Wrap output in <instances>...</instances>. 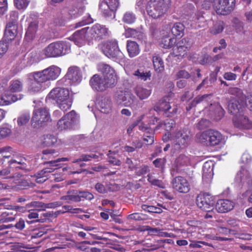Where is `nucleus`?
<instances>
[{"label":"nucleus","mask_w":252,"mask_h":252,"mask_svg":"<svg viewBox=\"0 0 252 252\" xmlns=\"http://www.w3.org/2000/svg\"><path fill=\"white\" fill-rule=\"evenodd\" d=\"M212 97L211 94L197 96L191 101V105L192 106H196L197 104L200 103L207 104L211 100Z\"/></svg>","instance_id":"nucleus-36"},{"label":"nucleus","mask_w":252,"mask_h":252,"mask_svg":"<svg viewBox=\"0 0 252 252\" xmlns=\"http://www.w3.org/2000/svg\"><path fill=\"white\" fill-rule=\"evenodd\" d=\"M174 95L171 94L168 95L164 96L154 107L156 111H162L164 115L167 117L173 116L177 113V107L176 106H171L170 105V98Z\"/></svg>","instance_id":"nucleus-6"},{"label":"nucleus","mask_w":252,"mask_h":252,"mask_svg":"<svg viewBox=\"0 0 252 252\" xmlns=\"http://www.w3.org/2000/svg\"><path fill=\"white\" fill-rule=\"evenodd\" d=\"M209 145L215 146L219 144L222 140V135L218 131L209 129Z\"/></svg>","instance_id":"nucleus-28"},{"label":"nucleus","mask_w":252,"mask_h":252,"mask_svg":"<svg viewBox=\"0 0 252 252\" xmlns=\"http://www.w3.org/2000/svg\"><path fill=\"white\" fill-rule=\"evenodd\" d=\"M67 193V195L62 196L61 199L65 200L67 203H70L71 202H80L78 191L73 190L68 191Z\"/></svg>","instance_id":"nucleus-32"},{"label":"nucleus","mask_w":252,"mask_h":252,"mask_svg":"<svg viewBox=\"0 0 252 252\" xmlns=\"http://www.w3.org/2000/svg\"><path fill=\"white\" fill-rule=\"evenodd\" d=\"M235 183L238 187L246 190L252 189V178L250 172L246 168L242 167L237 172Z\"/></svg>","instance_id":"nucleus-7"},{"label":"nucleus","mask_w":252,"mask_h":252,"mask_svg":"<svg viewBox=\"0 0 252 252\" xmlns=\"http://www.w3.org/2000/svg\"><path fill=\"white\" fill-rule=\"evenodd\" d=\"M87 28L89 42L93 39L99 40L105 38L108 34V29L99 24H96L90 28Z\"/></svg>","instance_id":"nucleus-13"},{"label":"nucleus","mask_w":252,"mask_h":252,"mask_svg":"<svg viewBox=\"0 0 252 252\" xmlns=\"http://www.w3.org/2000/svg\"><path fill=\"white\" fill-rule=\"evenodd\" d=\"M126 48L129 56L130 58L136 56L140 52L139 46L135 41L128 40L127 41Z\"/></svg>","instance_id":"nucleus-31"},{"label":"nucleus","mask_w":252,"mask_h":252,"mask_svg":"<svg viewBox=\"0 0 252 252\" xmlns=\"http://www.w3.org/2000/svg\"><path fill=\"white\" fill-rule=\"evenodd\" d=\"M85 7L82 2H74L70 7L68 13L71 17L76 18L81 15Z\"/></svg>","instance_id":"nucleus-27"},{"label":"nucleus","mask_w":252,"mask_h":252,"mask_svg":"<svg viewBox=\"0 0 252 252\" xmlns=\"http://www.w3.org/2000/svg\"><path fill=\"white\" fill-rule=\"evenodd\" d=\"M169 0H150L146 9L148 15L154 19L159 18L167 11Z\"/></svg>","instance_id":"nucleus-3"},{"label":"nucleus","mask_w":252,"mask_h":252,"mask_svg":"<svg viewBox=\"0 0 252 252\" xmlns=\"http://www.w3.org/2000/svg\"><path fill=\"white\" fill-rule=\"evenodd\" d=\"M224 29V23L221 21L216 22L210 29V32L213 34H219Z\"/></svg>","instance_id":"nucleus-41"},{"label":"nucleus","mask_w":252,"mask_h":252,"mask_svg":"<svg viewBox=\"0 0 252 252\" xmlns=\"http://www.w3.org/2000/svg\"><path fill=\"white\" fill-rule=\"evenodd\" d=\"M61 71L60 67L53 65L42 71L32 73V76L33 79L39 82H46L56 79L60 75Z\"/></svg>","instance_id":"nucleus-4"},{"label":"nucleus","mask_w":252,"mask_h":252,"mask_svg":"<svg viewBox=\"0 0 252 252\" xmlns=\"http://www.w3.org/2000/svg\"><path fill=\"white\" fill-rule=\"evenodd\" d=\"M147 178L148 181L152 185L160 189L165 188L166 184L162 181L155 178L152 174H148Z\"/></svg>","instance_id":"nucleus-40"},{"label":"nucleus","mask_w":252,"mask_h":252,"mask_svg":"<svg viewBox=\"0 0 252 252\" xmlns=\"http://www.w3.org/2000/svg\"><path fill=\"white\" fill-rule=\"evenodd\" d=\"M63 209L64 210V212H69L75 214L83 212V211L82 209L78 208H73L70 205H64L63 207Z\"/></svg>","instance_id":"nucleus-63"},{"label":"nucleus","mask_w":252,"mask_h":252,"mask_svg":"<svg viewBox=\"0 0 252 252\" xmlns=\"http://www.w3.org/2000/svg\"><path fill=\"white\" fill-rule=\"evenodd\" d=\"M125 102V106L130 107L133 110L139 107V101L131 93L127 92V98Z\"/></svg>","instance_id":"nucleus-29"},{"label":"nucleus","mask_w":252,"mask_h":252,"mask_svg":"<svg viewBox=\"0 0 252 252\" xmlns=\"http://www.w3.org/2000/svg\"><path fill=\"white\" fill-rule=\"evenodd\" d=\"M195 20L199 27H205L207 25V20L202 14L199 13L196 14Z\"/></svg>","instance_id":"nucleus-59"},{"label":"nucleus","mask_w":252,"mask_h":252,"mask_svg":"<svg viewBox=\"0 0 252 252\" xmlns=\"http://www.w3.org/2000/svg\"><path fill=\"white\" fill-rule=\"evenodd\" d=\"M5 94L6 100H8V102H7V105L15 102L17 100L21 99L22 98L20 94L19 95V97H18L17 95L11 94V93L8 91L5 92Z\"/></svg>","instance_id":"nucleus-52"},{"label":"nucleus","mask_w":252,"mask_h":252,"mask_svg":"<svg viewBox=\"0 0 252 252\" xmlns=\"http://www.w3.org/2000/svg\"><path fill=\"white\" fill-rule=\"evenodd\" d=\"M78 196H79L80 198V201L82 200V198L91 200L94 197L93 194L86 191H78Z\"/></svg>","instance_id":"nucleus-62"},{"label":"nucleus","mask_w":252,"mask_h":252,"mask_svg":"<svg viewBox=\"0 0 252 252\" xmlns=\"http://www.w3.org/2000/svg\"><path fill=\"white\" fill-rule=\"evenodd\" d=\"M245 105V101H240L236 99H231L228 105L229 112L234 115H239L243 111V108Z\"/></svg>","instance_id":"nucleus-21"},{"label":"nucleus","mask_w":252,"mask_h":252,"mask_svg":"<svg viewBox=\"0 0 252 252\" xmlns=\"http://www.w3.org/2000/svg\"><path fill=\"white\" fill-rule=\"evenodd\" d=\"M88 28H84L80 30L76 31L70 37L71 40L78 46L84 45L86 41L89 42L88 38Z\"/></svg>","instance_id":"nucleus-19"},{"label":"nucleus","mask_w":252,"mask_h":252,"mask_svg":"<svg viewBox=\"0 0 252 252\" xmlns=\"http://www.w3.org/2000/svg\"><path fill=\"white\" fill-rule=\"evenodd\" d=\"M153 63L156 71L159 72L164 70V63L161 58L158 55H155L153 57Z\"/></svg>","instance_id":"nucleus-35"},{"label":"nucleus","mask_w":252,"mask_h":252,"mask_svg":"<svg viewBox=\"0 0 252 252\" xmlns=\"http://www.w3.org/2000/svg\"><path fill=\"white\" fill-rule=\"evenodd\" d=\"M66 79L69 80L72 83H79L82 78L81 69L76 66H72L68 68L67 73L65 75Z\"/></svg>","instance_id":"nucleus-20"},{"label":"nucleus","mask_w":252,"mask_h":252,"mask_svg":"<svg viewBox=\"0 0 252 252\" xmlns=\"http://www.w3.org/2000/svg\"><path fill=\"white\" fill-rule=\"evenodd\" d=\"M185 26L181 23H176L172 26L171 32L176 36H182L184 33Z\"/></svg>","instance_id":"nucleus-37"},{"label":"nucleus","mask_w":252,"mask_h":252,"mask_svg":"<svg viewBox=\"0 0 252 252\" xmlns=\"http://www.w3.org/2000/svg\"><path fill=\"white\" fill-rule=\"evenodd\" d=\"M119 6L120 0H102L99 3V8L104 17L114 18Z\"/></svg>","instance_id":"nucleus-8"},{"label":"nucleus","mask_w":252,"mask_h":252,"mask_svg":"<svg viewBox=\"0 0 252 252\" xmlns=\"http://www.w3.org/2000/svg\"><path fill=\"white\" fill-rule=\"evenodd\" d=\"M150 171L149 167L147 165H142L139 167L136 166L135 169V173L136 176H140L144 175Z\"/></svg>","instance_id":"nucleus-49"},{"label":"nucleus","mask_w":252,"mask_h":252,"mask_svg":"<svg viewBox=\"0 0 252 252\" xmlns=\"http://www.w3.org/2000/svg\"><path fill=\"white\" fill-rule=\"evenodd\" d=\"M136 19L135 15L131 12H126L124 15L123 20L125 23L132 24Z\"/></svg>","instance_id":"nucleus-50"},{"label":"nucleus","mask_w":252,"mask_h":252,"mask_svg":"<svg viewBox=\"0 0 252 252\" xmlns=\"http://www.w3.org/2000/svg\"><path fill=\"white\" fill-rule=\"evenodd\" d=\"M50 121V116L48 109L40 108L35 109L32 114V124L34 127L43 126L45 123Z\"/></svg>","instance_id":"nucleus-11"},{"label":"nucleus","mask_w":252,"mask_h":252,"mask_svg":"<svg viewBox=\"0 0 252 252\" xmlns=\"http://www.w3.org/2000/svg\"><path fill=\"white\" fill-rule=\"evenodd\" d=\"M196 204L202 210L210 212L214 209L213 197L208 193H200L196 197Z\"/></svg>","instance_id":"nucleus-12"},{"label":"nucleus","mask_w":252,"mask_h":252,"mask_svg":"<svg viewBox=\"0 0 252 252\" xmlns=\"http://www.w3.org/2000/svg\"><path fill=\"white\" fill-rule=\"evenodd\" d=\"M8 163L9 165L12 166L13 164V166L12 167L19 168L20 169H25L26 167V164L24 161H22V159H20V160H11L8 161Z\"/></svg>","instance_id":"nucleus-51"},{"label":"nucleus","mask_w":252,"mask_h":252,"mask_svg":"<svg viewBox=\"0 0 252 252\" xmlns=\"http://www.w3.org/2000/svg\"><path fill=\"white\" fill-rule=\"evenodd\" d=\"M57 141L56 137L52 135H47L42 140V145L43 147H49L54 145Z\"/></svg>","instance_id":"nucleus-43"},{"label":"nucleus","mask_w":252,"mask_h":252,"mask_svg":"<svg viewBox=\"0 0 252 252\" xmlns=\"http://www.w3.org/2000/svg\"><path fill=\"white\" fill-rule=\"evenodd\" d=\"M55 168H53V166H50L49 167L45 168L42 170L40 171L38 173H37L35 176L36 177H43L45 178L48 177V174L49 173H51L54 171Z\"/></svg>","instance_id":"nucleus-53"},{"label":"nucleus","mask_w":252,"mask_h":252,"mask_svg":"<svg viewBox=\"0 0 252 252\" xmlns=\"http://www.w3.org/2000/svg\"><path fill=\"white\" fill-rule=\"evenodd\" d=\"M100 110L104 113H108L111 111L112 102L108 97H104L99 102Z\"/></svg>","instance_id":"nucleus-33"},{"label":"nucleus","mask_w":252,"mask_h":252,"mask_svg":"<svg viewBox=\"0 0 252 252\" xmlns=\"http://www.w3.org/2000/svg\"><path fill=\"white\" fill-rule=\"evenodd\" d=\"M38 25L36 21L31 22L26 32V35L32 37L37 30Z\"/></svg>","instance_id":"nucleus-48"},{"label":"nucleus","mask_w":252,"mask_h":252,"mask_svg":"<svg viewBox=\"0 0 252 252\" xmlns=\"http://www.w3.org/2000/svg\"><path fill=\"white\" fill-rule=\"evenodd\" d=\"M47 98L55 100L58 107L63 111L70 109L73 101L69 90L61 87H57L52 90Z\"/></svg>","instance_id":"nucleus-1"},{"label":"nucleus","mask_w":252,"mask_h":252,"mask_svg":"<svg viewBox=\"0 0 252 252\" xmlns=\"http://www.w3.org/2000/svg\"><path fill=\"white\" fill-rule=\"evenodd\" d=\"M234 207L233 202L227 199H220L216 205V209L219 213H226L231 210Z\"/></svg>","instance_id":"nucleus-23"},{"label":"nucleus","mask_w":252,"mask_h":252,"mask_svg":"<svg viewBox=\"0 0 252 252\" xmlns=\"http://www.w3.org/2000/svg\"><path fill=\"white\" fill-rule=\"evenodd\" d=\"M3 204L0 203V210H2L0 212L1 219H0V222H8L13 221L15 220V217L9 216L10 214L6 211H3L5 210L4 208H2Z\"/></svg>","instance_id":"nucleus-38"},{"label":"nucleus","mask_w":252,"mask_h":252,"mask_svg":"<svg viewBox=\"0 0 252 252\" xmlns=\"http://www.w3.org/2000/svg\"><path fill=\"white\" fill-rule=\"evenodd\" d=\"M133 75L137 76L138 79L143 81H146L148 78L151 76L150 72H144V71H141L139 70L135 71Z\"/></svg>","instance_id":"nucleus-58"},{"label":"nucleus","mask_w":252,"mask_h":252,"mask_svg":"<svg viewBox=\"0 0 252 252\" xmlns=\"http://www.w3.org/2000/svg\"><path fill=\"white\" fill-rule=\"evenodd\" d=\"M43 82H39L34 79V81L31 83L29 89L32 92H38L41 89V84Z\"/></svg>","instance_id":"nucleus-57"},{"label":"nucleus","mask_w":252,"mask_h":252,"mask_svg":"<svg viewBox=\"0 0 252 252\" xmlns=\"http://www.w3.org/2000/svg\"><path fill=\"white\" fill-rule=\"evenodd\" d=\"M209 130L196 135L197 141L206 145L209 144Z\"/></svg>","instance_id":"nucleus-42"},{"label":"nucleus","mask_w":252,"mask_h":252,"mask_svg":"<svg viewBox=\"0 0 252 252\" xmlns=\"http://www.w3.org/2000/svg\"><path fill=\"white\" fill-rule=\"evenodd\" d=\"M127 98V92H120L117 94L115 97V99L118 104H121L123 103L125 105V102Z\"/></svg>","instance_id":"nucleus-61"},{"label":"nucleus","mask_w":252,"mask_h":252,"mask_svg":"<svg viewBox=\"0 0 252 252\" xmlns=\"http://www.w3.org/2000/svg\"><path fill=\"white\" fill-rule=\"evenodd\" d=\"M70 44L66 41H57L49 44L42 51L45 58H56L70 52Z\"/></svg>","instance_id":"nucleus-2"},{"label":"nucleus","mask_w":252,"mask_h":252,"mask_svg":"<svg viewBox=\"0 0 252 252\" xmlns=\"http://www.w3.org/2000/svg\"><path fill=\"white\" fill-rule=\"evenodd\" d=\"M31 118L30 114L28 112L22 114L17 118V124L18 126H22L27 124Z\"/></svg>","instance_id":"nucleus-44"},{"label":"nucleus","mask_w":252,"mask_h":252,"mask_svg":"<svg viewBox=\"0 0 252 252\" xmlns=\"http://www.w3.org/2000/svg\"><path fill=\"white\" fill-rule=\"evenodd\" d=\"M11 22H9L6 26L4 37L7 41H11L14 39L17 34V26L16 21L18 19V14L16 12H12L10 13Z\"/></svg>","instance_id":"nucleus-16"},{"label":"nucleus","mask_w":252,"mask_h":252,"mask_svg":"<svg viewBox=\"0 0 252 252\" xmlns=\"http://www.w3.org/2000/svg\"><path fill=\"white\" fill-rule=\"evenodd\" d=\"M190 138L188 132L184 130L176 131L172 137L173 148L175 151H179L187 147Z\"/></svg>","instance_id":"nucleus-9"},{"label":"nucleus","mask_w":252,"mask_h":252,"mask_svg":"<svg viewBox=\"0 0 252 252\" xmlns=\"http://www.w3.org/2000/svg\"><path fill=\"white\" fill-rule=\"evenodd\" d=\"M53 216V214L50 212H46L43 213L41 214V217L39 219H37L35 220L29 221H28L27 222L29 224H31L33 222H44L47 219L50 218Z\"/></svg>","instance_id":"nucleus-56"},{"label":"nucleus","mask_w":252,"mask_h":252,"mask_svg":"<svg viewBox=\"0 0 252 252\" xmlns=\"http://www.w3.org/2000/svg\"><path fill=\"white\" fill-rule=\"evenodd\" d=\"M229 94L235 96L240 101H245L247 97L243 94V91L237 87H231L228 90Z\"/></svg>","instance_id":"nucleus-34"},{"label":"nucleus","mask_w":252,"mask_h":252,"mask_svg":"<svg viewBox=\"0 0 252 252\" xmlns=\"http://www.w3.org/2000/svg\"><path fill=\"white\" fill-rule=\"evenodd\" d=\"M189 161V158L187 156L182 154L180 155L175 160V163L177 166H181L187 165Z\"/></svg>","instance_id":"nucleus-47"},{"label":"nucleus","mask_w":252,"mask_h":252,"mask_svg":"<svg viewBox=\"0 0 252 252\" xmlns=\"http://www.w3.org/2000/svg\"><path fill=\"white\" fill-rule=\"evenodd\" d=\"M210 125V122L206 119H202L197 124V127L200 129H203L206 127H208Z\"/></svg>","instance_id":"nucleus-64"},{"label":"nucleus","mask_w":252,"mask_h":252,"mask_svg":"<svg viewBox=\"0 0 252 252\" xmlns=\"http://www.w3.org/2000/svg\"><path fill=\"white\" fill-rule=\"evenodd\" d=\"M143 140L148 145H151L154 142V133L152 130L151 132H146L144 135Z\"/></svg>","instance_id":"nucleus-55"},{"label":"nucleus","mask_w":252,"mask_h":252,"mask_svg":"<svg viewBox=\"0 0 252 252\" xmlns=\"http://www.w3.org/2000/svg\"><path fill=\"white\" fill-rule=\"evenodd\" d=\"M98 71L102 74V77L105 81L111 85L113 87L117 82V76L115 70L109 64L100 63L97 66Z\"/></svg>","instance_id":"nucleus-10"},{"label":"nucleus","mask_w":252,"mask_h":252,"mask_svg":"<svg viewBox=\"0 0 252 252\" xmlns=\"http://www.w3.org/2000/svg\"><path fill=\"white\" fill-rule=\"evenodd\" d=\"M171 183L173 189L180 193H186L190 189L189 181L183 176L175 177L172 180Z\"/></svg>","instance_id":"nucleus-17"},{"label":"nucleus","mask_w":252,"mask_h":252,"mask_svg":"<svg viewBox=\"0 0 252 252\" xmlns=\"http://www.w3.org/2000/svg\"><path fill=\"white\" fill-rule=\"evenodd\" d=\"M29 0H14V3L15 6L18 9H26L29 4Z\"/></svg>","instance_id":"nucleus-54"},{"label":"nucleus","mask_w":252,"mask_h":252,"mask_svg":"<svg viewBox=\"0 0 252 252\" xmlns=\"http://www.w3.org/2000/svg\"><path fill=\"white\" fill-rule=\"evenodd\" d=\"M176 42V39L175 38H165L161 40L160 45L165 49L172 47Z\"/></svg>","instance_id":"nucleus-46"},{"label":"nucleus","mask_w":252,"mask_h":252,"mask_svg":"<svg viewBox=\"0 0 252 252\" xmlns=\"http://www.w3.org/2000/svg\"><path fill=\"white\" fill-rule=\"evenodd\" d=\"M209 110L212 117L217 121L220 120L224 116V110L218 103L211 104Z\"/></svg>","instance_id":"nucleus-25"},{"label":"nucleus","mask_w":252,"mask_h":252,"mask_svg":"<svg viewBox=\"0 0 252 252\" xmlns=\"http://www.w3.org/2000/svg\"><path fill=\"white\" fill-rule=\"evenodd\" d=\"M76 121V113L72 110L63 117L57 123V127L60 130L71 129Z\"/></svg>","instance_id":"nucleus-14"},{"label":"nucleus","mask_w":252,"mask_h":252,"mask_svg":"<svg viewBox=\"0 0 252 252\" xmlns=\"http://www.w3.org/2000/svg\"><path fill=\"white\" fill-rule=\"evenodd\" d=\"M235 0H216L213 6L217 13L221 15H226L234 8Z\"/></svg>","instance_id":"nucleus-15"},{"label":"nucleus","mask_w":252,"mask_h":252,"mask_svg":"<svg viewBox=\"0 0 252 252\" xmlns=\"http://www.w3.org/2000/svg\"><path fill=\"white\" fill-rule=\"evenodd\" d=\"M134 92L140 100L147 99L152 93L151 89L140 86H136L134 89Z\"/></svg>","instance_id":"nucleus-30"},{"label":"nucleus","mask_w":252,"mask_h":252,"mask_svg":"<svg viewBox=\"0 0 252 252\" xmlns=\"http://www.w3.org/2000/svg\"><path fill=\"white\" fill-rule=\"evenodd\" d=\"M99 47L103 54L109 58L116 60L122 58L123 54L119 49L117 41L115 40L102 42Z\"/></svg>","instance_id":"nucleus-5"},{"label":"nucleus","mask_w":252,"mask_h":252,"mask_svg":"<svg viewBox=\"0 0 252 252\" xmlns=\"http://www.w3.org/2000/svg\"><path fill=\"white\" fill-rule=\"evenodd\" d=\"M90 244L88 243V241H82L77 245V248L82 251L85 252H89L90 247L89 246Z\"/></svg>","instance_id":"nucleus-60"},{"label":"nucleus","mask_w":252,"mask_h":252,"mask_svg":"<svg viewBox=\"0 0 252 252\" xmlns=\"http://www.w3.org/2000/svg\"><path fill=\"white\" fill-rule=\"evenodd\" d=\"M11 148L6 147L0 149V165L4 163V161L6 159H8L11 156L10 151Z\"/></svg>","instance_id":"nucleus-39"},{"label":"nucleus","mask_w":252,"mask_h":252,"mask_svg":"<svg viewBox=\"0 0 252 252\" xmlns=\"http://www.w3.org/2000/svg\"><path fill=\"white\" fill-rule=\"evenodd\" d=\"M23 88V84L19 80H13L10 82L9 90L11 92H20Z\"/></svg>","instance_id":"nucleus-45"},{"label":"nucleus","mask_w":252,"mask_h":252,"mask_svg":"<svg viewBox=\"0 0 252 252\" xmlns=\"http://www.w3.org/2000/svg\"><path fill=\"white\" fill-rule=\"evenodd\" d=\"M233 122L234 126L240 129H250L252 127V124L248 118L241 114L234 116L233 118Z\"/></svg>","instance_id":"nucleus-22"},{"label":"nucleus","mask_w":252,"mask_h":252,"mask_svg":"<svg viewBox=\"0 0 252 252\" xmlns=\"http://www.w3.org/2000/svg\"><path fill=\"white\" fill-rule=\"evenodd\" d=\"M90 84L94 90L101 92L113 87L109 82L105 81V79L98 74L93 75L90 80Z\"/></svg>","instance_id":"nucleus-18"},{"label":"nucleus","mask_w":252,"mask_h":252,"mask_svg":"<svg viewBox=\"0 0 252 252\" xmlns=\"http://www.w3.org/2000/svg\"><path fill=\"white\" fill-rule=\"evenodd\" d=\"M202 178L206 182L210 181L213 174V163L211 161L205 162L203 165Z\"/></svg>","instance_id":"nucleus-26"},{"label":"nucleus","mask_w":252,"mask_h":252,"mask_svg":"<svg viewBox=\"0 0 252 252\" xmlns=\"http://www.w3.org/2000/svg\"><path fill=\"white\" fill-rule=\"evenodd\" d=\"M190 42L188 38H184L180 40L174 48V51L176 52L177 56H181L182 54L186 52L190 47Z\"/></svg>","instance_id":"nucleus-24"}]
</instances>
